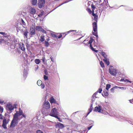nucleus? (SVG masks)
<instances>
[{
  "mask_svg": "<svg viewBox=\"0 0 133 133\" xmlns=\"http://www.w3.org/2000/svg\"><path fill=\"white\" fill-rule=\"evenodd\" d=\"M93 34L96 37L98 36V35H97V34H96L95 33V32H93Z\"/></svg>",
  "mask_w": 133,
  "mask_h": 133,
  "instance_id": "5fc2aeb1",
  "label": "nucleus"
},
{
  "mask_svg": "<svg viewBox=\"0 0 133 133\" xmlns=\"http://www.w3.org/2000/svg\"><path fill=\"white\" fill-rule=\"evenodd\" d=\"M45 59L44 57H43L42 58V60L43 62H44L45 60Z\"/></svg>",
  "mask_w": 133,
  "mask_h": 133,
  "instance_id": "864d4df0",
  "label": "nucleus"
},
{
  "mask_svg": "<svg viewBox=\"0 0 133 133\" xmlns=\"http://www.w3.org/2000/svg\"><path fill=\"white\" fill-rule=\"evenodd\" d=\"M43 107L46 109H49L50 107V105L49 102L48 101H45L44 102Z\"/></svg>",
  "mask_w": 133,
  "mask_h": 133,
  "instance_id": "423d86ee",
  "label": "nucleus"
},
{
  "mask_svg": "<svg viewBox=\"0 0 133 133\" xmlns=\"http://www.w3.org/2000/svg\"><path fill=\"white\" fill-rule=\"evenodd\" d=\"M73 31H75V32H76L77 31V30H70L69 31H68L67 32H68V33H70V32H73Z\"/></svg>",
  "mask_w": 133,
  "mask_h": 133,
  "instance_id": "49530a36",
  "label": "nucleus"
},
{
  "mask_svg": "<svg viewBox=\"0 0 133 133\" xmlns=\"http://www.w3.org/2000/svg\"><path fill=\"white\" fill-rule=\"evenodd\" d=\"M35 29L37 31L41 32L44 34H46V31L40 26H36L35 28Z\"/></svg>",
  "mask_w": 133,
  "mask_h": 133,
  "instance_id": "1a4fd4ad",
  "label": "nucleus"
},
{
  "mask_svg": "<svg viewBox=\"0 0 133 133\" xmlns=\"http://www.w3.org/2000/svg\"><path fill=\"white\" fill-rule=\"evenodd\" d=\"M30 33L31 35H34L35 34V29L33 27H31L30 29Z\"/></svg>",
  "mask_w": 133,
  "mask_h": 133,
  "instance_id": "dca6fc26",
  "label": "nucleus"
},
{
  "mask_svg": "<svg viewBox=\"0 0 133 133\" xmlns=\"http://www.w3.org/2000/svg\"><path fill=\"white\" fill-rule=\"evenodd\" d=\"M17 104H15L13 105L10 103L7 104L6 107L7 110H9L10 111L13 110L14 108H16V106Z\"/></svg>",
  "mask_w": 133,
  "mask_h": 133,
  "instance_id": "7ed1b4c3",
  "label": "nucleus"
},
{
  "mask_svg": "<svg viewBox=\"0 0 133 133\" xmlns=\"http://www.w3.org/2000/svg\"><path fill=\"white\" fill-rule=\"evenodd\" d=\"M28 12L29 15L32 17L36 14V10L35 8L31 7L29 10Z\"/></svg>",
  "mask_w": 133,
  "mask_h": 133,
  "instance_id": "39448f33",
  "label": "nucleus"
},
{
  "mask_svg": "<svg viewBox=\"0 0 133 133\" xmlns=\"http://www.w3.org/2000/svg\"><path fill=\"white\" fill-rule=\"evenodd\" d=\"M17 114V112L15 113L14 115L13 119L11 121L10 125V127L14 128L15 127L17 124L19 120H20V119L18 117Z\"/></svg>",
  "mask_w": 133,
  "mask_h": 133,
  "instance_id": "f257e3e1",
  "label": "nucleus"
},
{
  "mask_svg": "<svg viewBox=\"0 0 133 133\" xmlns=\"http://www.w3.org/2000/svg\"><path fill=\"white\" fill-rule=\"evenodd\" d=\"M35 62L37 64H39L41 62L40 60L38 59H35Z\"/></svg>",
  "mask_w": 133,
  "mask_h": 133,
  "instance_id": "393cba45",
  "label": "nucleus"
},
{
  "mask_svg": "<svg viewBox=\"0 0 133 133\" xmlns=\"http://www.w3.org/2000/svg\"><path fill=\"white\" fill-rule=\"evenodd\" d=\"M40 86H41V87L42 89H43L44 87H45V85L43 83Z\"/></svg>",
  "mask_w": 133,
  "mask_h": 133,
  "instance_id": "79ce46f5",
  "label": "nucleus"
},
{
  "mask_svg": "<svg viewBox=\"0 0 133 133\" xmlns=\"http://www.w3.org/2000/svg\"><path fill=\"white\" fill-rule=\"evenodd\" d=\"M50 103L52 104L53 103L58 104L57 103V101L55 100V99L53 97H51L50 99Z\"/></svg>",
  "mask_w": 133,
  "mask_h": 133,
  "instance_id": "f3484780",
  "label": "nucleus"
},
{
  "mask_svg": "<svg viewBox=\"0 0 133 133\" xmlns=\"http://www.w3.org/2000/svg\"><path fill=\"white\" fill-rule=\"evenodd\" d=\"M121 81H123L124 82H126V81H127V82H129L130 83H131V81H129L128 80L126 79H121Z\"/></svg>",
  "mask_w": 133,
  "mask_h": 133,
  "instance_id": "c85d7f7f",
  "label": "nucleus"
},
{
  "mask_svg": "<svg viewBox=\"0 0 133 133\" xmlns=\"http://www.w3.org/2000/svg\"><path fill=\"white\" fill-rule=\"evenodd\" d=\"M28 74V72L27 71H24L23 72V76H26Z\"/></svg>",
  "mask_w": 133,
  "mask_h": 133,
  "instance_id": "ea45409f",
  "label": "nucleus"
},
{
  "mask_svg": "<svg viewBox=\"0 0 133 133\" xmlns=\"http://www.w3.org/2000/svg\"><path fill=\"white\" fill-rule=\"evenodd\" d=\"M111 86V85L109 84H107L106 85V89L107 90H108L110 88Z\"/></svg>",
  "mask_w": 133,
  "mask_h": 133,
  "instance_id": "2f4dec72",
  "label": "nucleus"
},
{
  "mask_svg": "<svg viewBox=\"0 0 133 133\" xmlns=\"http://www.w3.org/2000/svg\"><path fill=\"white\" fill-rule=\"evenodd\" d=\"M50 34L51 35V36L54 38H57V37L56 35V34H55L53 32L51 33Z\"/></svg>",
  "mask_w": 133,
  "mask_h": 133,
  "instance_id": "bb28decb",
  "label": "nucleus"
},
{
  "mask_svg": "<svg viewBox=\"0 0 133 133\" xmlns=\"http://www.w3.org/2000/svg\"><path fill=\"white\" fill-rule=\"evenodd\" d=\"M92 98H93L92 99V101H94L95 98H96V95H95V94H94L93 95H92Z\"/></svg>",
  "mask_w": 133,
  "mask_h": 133,
  "instance_id": "c9c22d12",
  "label": "nucleus"
},
{
  "mask_svg": "<svg viewBox=\"0 0 133 133\" xmlns=\"http://www.w3.org/2000/svg\"><path fill=\"white\" fill-rule=\"evenodd\" d=\"M102 91V89L101 88H99V89L98 91H98V92L99 93H101Z\"/></svg>",
  "mask_w": 133,
  "mask_h": 133,
  "instance_id": "a18cd8bd",
  "label": "nucleus"
},
{
  "mask_svg": "<svg viewBox=\"0 0 133 133\" xmlns=\"http://www.w3.org/2000/svg\"><path fill=\"white\" fill-rule=\"evenodd\" d=\"M45 46L46 47H48L49 45V44L48 41H45Z\"/></svg>",
  "mask_w": 133,
  "mask_h": 133,
  "instance_id": "7c9ffc66",
  "label": "nucleus"
},
{
  "mask_svg": "<svg viewBox=\"0 0 133 133\" xmlns=\"http://www.w3.org/2000/svg\"><path fill=\"white\" fill-rule=\"evenodd\" d=\"M109 72L111 75L113 76H115L117 73V71L116 69H109Z\"/></svg>",
  "mask_w": 133,
  "mask_h": 133,
  "instance_id": "f8f14e48",
  "label": "nucleus"
},
{
  "mask_svg": "<svg viewBox=\"0 0 133 133\" xmlns=\"http://www.w3.org/2000/svg\"><path fill=\"white\" fill-rule=\"evenodd\" d=\"M104 94L106 96H108V93L107 91H103Z\"/></svg>",
  "mask_w": 133,
  "mask_h": 133,
  "instance_id": "473e14b6",
  "label": "nucleus"
},
{
  "mask_svg": "<svg viewBox=\"0 0 133 133\" xmlns=\"http://www.w3.org/2000/svg\"><path fill=\"white\" fill-rule=\"evenodd\" d=\"M4 103V101L0 99V103L2 104Z\"/></svg>",
  "mask_w": 133,
  "mask_h": 133,
  "instance_id": "3c124183",
  "label": "nucleus"
},
{
  "mask_svg": "<svg viewBox=\"0 0 133 133\" xmlns=\"http://www.w3.org/2000/svg\"><path fill=\"white\" fill-rule=\"evenodd\" d=\"M50 58L51 60V61L53 62H54V60L53 59L52 57H50Z\"/></svg>",
  "mask_w": 133,
  "mask_h": 133,
  "instance_id": "052dcab7",
  "label": "nucleus"
},
{
  "mask_svg": "<svg viewBox=\"0 0 133 133\" xmlns=\"http://www.w3.org/2000/svg\"><path fill=\"white\" fill-rule=\"evenodd\" d=\"M98 16H95L94 17V19L96 21L92 23L93 27V30L95 32L97 31V21Z\"/></svg>",
  "mask_w": 133,
  "mask_h": 133,
  "instance_id": "20e7f679",
  "label": "nucleus"
},
{
  "mask_svg": "<svg viewBox=\"0 0 133 133\" xmlns=\"http://www.w3.org/2000/svg\"><path fill=\"white\" fill-rule=\"evenodd\" d=\"M93 39L91 37L90 38V39L89 41V42H88L87 43V45H88L89 44H90V47L91 48V49L92 50H94V48H93V47L91 45V43L93 42Z\"/></svg>",
  "mask_w": 133,
  "mask_h": 133,
  "instance_id": "4468645a",
  "label": "nucleus"
},
{
  "mask_svg": "<svg viewBox=\"0 0 133 133\" xmlns=\"http://www.w3.org/2000/svg\"><path fill=\"white\" fill-rule=\"evenodd\" d=\"M45 36L43 34H42L40 37V41L42 42H43L44 41Z\"/></svg>",
  "mask_w": 133,
  "mask_h": 133,
  "instance_id": "412c9836",
  "label": "nucleus"
},
{
  "mask_svg": "<svg viewBox=\"0 0 133 133\" xmlns=\"http://www.w3.org/2000/svg\"><path fill=\"white\" fill-rule=\"evenodd\" d=\"M4 38L1 39H0V44L1 43H4L5 44H7L8 45H10V43H9L8 41L7 40H5Z\"/></svg>",
  "mask_w": 133,
  "mask_h": 133,
  "instance_id": "2eb2a0df",
  "label": "nucleus"
},
{
  "mask_svg": "<svg viewBox=\"0 0 133 133\" xmlns=\"http://www.w3.org/2000/svg\"><path fill=\"white\" fill-rule=\"evenodd\" d=\"M28 32L27 30H26L25 29L24 30L23 32V34L25 37H26V38L27 37V34L28 33Z\"/></svg>",
  "mask_w": 133,
  "mask_h": 133,
  "instance_id": "4be33fe9",
  "label": "nucleus"
},
{
  "mask_svg": "<svg viewBox=\"0 0 133 133\" xmlns=\"http://www.w3.org/2000/svg\"><path fill=\"white\" fill-rule=\"evenodd\" d=\"M22 13L21 11H20L18 14V15H21Z\"/></svg>",
  "mask_w": 133,
  "mask_h": 133,
  "instance_id": "bf43d9fd",
  "label": "nucleus"
},
{
  "mask_svg": "<svg viewBox=\"0 0 133 133\" xmlns=\"http://www.w3.org/2000/svg\"><path fill=\"white\" fill-rule=\"evenodd\" d=\"M58 125L59 128L62 129L64 127V125L60 123H58Z\"/></svg>",
  "mask_w": 133,
  "mask_h": 133,
  "instance_id": "6ab92c4d",
  "label": "nucleus"
},
{
  "mask_svg": "<svg viewBox=\"0 0 133 133\" xmlns=\"http://www.w3.org/2000/svg\"><path fill=\"white\" fill-rule=\"evenodd\" d=\"M20 48L22 51H24L25 50V47L24 46V44L23 43H22L20 45Z\"/></svg>",
  "mask_w": 133,
  "mask_h": 133,
  "instance_id": "aec40b11",
  "label": "nucleus"
},
{
  "mask_svg": "<svg viewBox=\"0 0 133 133\" xmlns=\"http://www.w3.org/2000/svg\"><path fill=\"white\" fill-rule=\"evenodd\" d=\"M92 126H90L89 127H88V130H89L92 127Z\"/></svg>",
  "mask_w": 133,
  "mask_h": 133,
  "instance_id": "4d7b16f0",
  "label": "nucleus"
},
{
  "mask_svg": "<svg viewBox=\"0 0 133 133\" xmlns=\"http://www.w3.org/2000/svg\"><path fill=\"white\" fill-rule=\"evenodd\" d=\"M98 93V91H97L96 92H95V93L94 94H95V95H97V94Z\"/></svg>",
  "mask_w": 133,
  "mask_h": 133,
  "instance_id": "0e129e2a",
  "label": "nucleus"
},
{
  "mask_svg": "<svg viewBox=\"0 0 133 133\" xmlns=\"http://www.w3.org/2000/svg\"><path fill=\"white\" fill-rule=\"evenodd\" d=\"M93 50V51H95V52H98V50H95V49H94V50Z\"/></svg>",
  "mask_w": 133,
  "mask_h": 133,
  "instance_id": "680f3d73",
  "label": "nucleus"
},
{
  "mask_svg": "<svg viewBox=\"0 0 133 133\" xmlns=\"http://www.w3.org/2000/svg\"><path fill=\"white\" fill-rule=\"evenodd\" d=\"M47 111V112L46 113V112H44L43 111V110H42V112L43 114V115H45V116H47V115H48V111Z\"/></svg>",
  "mask_w": 133,
  "mask_h": 133,
  "instance_id": "4c0bfd02",
  "label": "nucleus"
},
{
  "mask_svg": "<svg viewBox=\"0 0 133 133\" xmlns=\"http://www.w3.org/2000/svg\"><path fill=\"white\" fill-rule=\"evenodd\" d=\"M100 64L102 67H104V64L103 63L102 61H101L100 63Z\"/></svg>",
  "mask_w": 133,
  "mask_h": 133,
  "instance_id": "f704fd0d",
  "label": "nucleus"
},
{
  "mask_svg": "<svg viewBox=\"0 0 133 133\" xmlns=\"http://www.w3.org/2000/svg\"><path fill=\"white\" fill-rule=\"evenodd\" d=\"M103 61H104L105 63L107 64V65L108 66L109 64V59H108L107 58H104L103 59Z\"/></svg>",
  "mask_w": 133,
  "mask_h": 133,
  "instance_id": "a211bd4d",
  "label": "nucleus"
},
{
  "mask_svg": "<svg viewBox=\"0 0 133 133\" xmlns=\"http://www.w3.org/2000/svg\"><path fill=\"white\" fill-rule=\"evenodd\" d=\"M37 2V0H32V3L34 5H35Z\"/></svg>",
  "mask_w": 133,
  "mask_h": 133,
  "instance_id": "b1692460",
  "label": "nucleus"
},
{
  "mask_svg": "<svg viewBox=\"0 0 133 133\" xmlns=\"http://www.w3.org/2000/svg\"><path fill=\"white\" fill-rule=\"evenodd\" d=\"M117 86H115L112 88L110 89V92H114V89L117 88Z\"/></svg>",
  "mask_w": 133,
  "mask_h": 133,
  "instance_id": "a878e982",
  "label": "nucleus"
},
{
  "mask_svg": "<svg viewBox=\"0 0 133 133\" xmlns=\"http://www.w3.org/2000/svg\"><path fill=\"white\" fill-rule=\"evenodd\" d=\"M62 37V35H59L58 37V38H61Z\"/></svg>",
  "mask_w": 133,
  "mask_h": 133,
  "instance_id": "6e6d98bb",
  "label": "nucleus"
},
{
  "mask_svg": "<svg viewBox=\"0 0 133 133\" xmlns=\"http://www.w3.org/2000/svg\"><path fill=\"white\" fill-rule=\"evenodd\" d=\"M94 11H92V15L94 16H96L97 15L95 14H94Z\"/></svg>",
  "mask_w": 133,
  "mask_h": 133,
  "instance_id": "8fccbe9b",
  "label": "nucleus"
},
{
  "mask_svg": "<svg viewBox=\"0 0 133 133\" xmlns=\"http://www.w3.org/2000/svg\"><path fill=\"white\" fill-rule=\"evenodd\" d=\"M101 111H102V108L100 105H98V107H96L95 108L94 111H95L101 112Z\"/></svg>",
  "mask_w": 133,
  "mask_h": 133,
  "instance_id": "ddd939ff",
  "label": "nucleus"
},
{
  "mask_svg": "<svg viewBox=\"0 0 133 133\" xmlns=\"http://www.w3.org/2000/svg\"><path fill=\"white\" fill-rule=\"evenodd\" d=\"M45 2V0H38V5L39 8H42L44 6Z\"/></svg>",
  "mask_w": 133,
  "mask_h": 133,
  "instance_id": "0eeeda50",
  "label": "nucleus"
},
{
  "mask_svg": "<svg viewBox=\"0 0 133 133\" xmlns=\"http://www.w3.org/2000/svg\"><path fill=\"white\" fill-rule=\"evenodd\" d=\"M117 88H119L121 89L124 90H125L126 89V88L124 87H117Z\"/></svg>",
  "mask_w": 133,
  "mask_h": 133,
  "instance_id": "58836bf2",
  "label": "nucleus"
},
{
  "mask_svg": "<svg viewBox=\"0 0 133 133\" xmlns=\"http://www.w3.org/2000/svg\"><path fill=\"white\" fill-rule=\"evenodd\" d=\"M3 118V116L2 114L0 113V119H2Z\"/></svg>",
  "mask_w": 133,
  "mask_h": 133,
  "instance_id": "603ef678",
  "label": "nucleus"
},
{
  "mask_svg": "<svg viewBox=\"0 0 133 133\" xmlns=\"http://www.w3.org/2000/svg\"><path fill=\"white\" fill-rule=\"evenodd\" d=\"M92 109V108H90L89 109V112L87 114V116H88L89 114V113L91 111Z\"/></svg>",
  "mask_w": 133,
  "mask_h": 133,
  "instance_id": "e433bc0d",
  "label": "nucleus"
},
{
  "mask_svg": "<svg viewBox=\"0 0 133 133\" xmlns=\"http://www.w3.org/2000/svg\"><path fill=\"white\" fill-rule=\"evenodd\" d=\"M0 34L4 36L3 38L5 40H7V41H8L10 37L9 35L3 32H0Z\"/></svg>",
  "mask_w": 133,
  "mask_h": 133,
  "instance_id": "9b49d317",
  "label": "nucleus"
},
{
  "mask_svg": "<svg viewBox=\"0 0 133 133\" xmlns=\"http://www.w3.org/2000/svg\"><path fill=\"white\" fill-rule=\"evenodd\" d=\"M58 119L59 121H60L61 122H62V121L60 119V118H59V119Z\"/></svg>",
  "mask_w": 133,
  "mask_h": 133,
  "instance_id": "338daca9",
  "label": "nucleus"
},
{
  "mask_svg": "<svg viewBox=\"0 0 133 133\" xmlns=\"http://www.w3.org/2000/svg\"><path fill=\"white\" fill-rule=\"evenodd\" d=\"M91 7L92 9V11H94V10H95L96 8V7L93 4H92L91 5Z\"/></svg>",
  "mask_w": 133,
  "mask_h": 133,
  "instance_id": "c756f323",
  "label": "nucleus"
},
{
  "mask_svg": "<svg viewBox=\"0 0 133 133\" xmlns=\"http://www.w3.org/2000/svg\"><path fill=\"white\" fill-rule=\"evenodd\" d=\"M37 133H43V132L40 130H38L37 131Z\"/></svg>",
  "mask_w": 133,
  "mask_h": 133,
  "instance_id": "c03bdc74",
  "label": "nucleus"
},
{
  "mask_svg": "<svg viewBox=\"0 0 133 133\" xmlns=\"http://www.w3.org/2000/svg\"><path fill=\"white\" fill-rule=\"evenodd\" d=\"M46 41H49L50 40V39L49 38H48L47 39Z\"/></svg>",
  "mask_w": 133,
  "mask_h": 133,
  "instance_id": "69168bd1",
  "label": "nucleus"
},
{
  "mask_svg": "<svg viewBox=\"0 0 133 133\" xmlns=\"http://www.w3.org/2000/svg\"><path fill=\"white\" fill-rule=\"evenodd\" d=\"M93 104V103L92 102V103L91 104L90 107V108H92V109H93V108L92 107Z\"/></svg>",
  "mask_w": 133,
  "mask_h": 133,
  "instance_id": "13d9d810",
  "label": "nucleus"
},
{
  "mask_svg": "<svg viewBox=\"0 0 133 133\" xmlns=\"http://www.w3.org/2000/svg\"><path fill=\"white\" fill-rule=\"evenodd\" d=\"M64 4V3H62L61 4H60L58 6H57V8L59 7V6H61V5H62L63 4Z\"/></svg>",
  "mask_w": 133,
  "mask_h": 133,
  "instance_id": "e2e57ef3",
  "label": "nucleus"
},
{
  "mask_svg": "<svg viewBox=\"0 0 133 133\" xmlns=\"http://www.w3.org/2000/svg\"><path fill=\"white\" fill-rule=\"evenodd\" d=\"M58 112L57 109L55 108H52L50 113V115L52 116L55 117L57 119H59V118L58 116Z\"/></svg>",
  "mask_w": 133,
  "mask_h": 133,
  "instance_id": "f03ea898",
  "label": "nucleus"
},
{
  "mask_svg": "<svg viewBox=\"0 0 133 133\" xmlns=\"http://www.w3.org/2000/svg\"><path fill=\"white\" fill-rule=\"evenodd\" d=\"M3 111V108L2 107L0 106V112L2 113Z\"/></svg>",
  "mask_w": 133,
  "mask_h": 133,
  "instance_id": "72a5a7b5",
  "label": "nucleus"
},
{
  "mask_svg": "<svg viewBox=\"0 0 133 133\" xmlns=\"http://www.w3.org/2000/svg\"><path fill=\"white\" fill-rule=\"evenodd\" d=\"M42 84V81L40 80H38L37 82V84L39 86Z\"/></svg>",
  "mask_w": 133,
  "mask_h": 133,
  "instance_id": "cd10ccee",
  "label": "nucleus"
},
{
  "mask_svg": "<svg viewBox=\"0 0 133 133\" xmlns=\"http://www.w3.org/2000/svg\"><path fill=\"white\" fill-rule=\"evenodd\" d=\"M9 122V119H8L7 120L5 118L3 119V123L2 125V127L4 129H7L6 125Z\"/></svg>",
  "mask_w": 133,
  "mask_h": 133,
  "instance_id": "6e6552de",
  "label": "nucleus"
},
{
  "mask_svg": "<svg viewBox=\"0 0 133 133\" xmlns=\"http://www.w3.org/2000/svg\"><path fill=\"white\" fill-rule=\"evenodd\" d=\"M21 23L23 24V25H25L26 24L24 21H23V20L22 19H21Z\"/></svg>",
  "mask_w": 133,
  "mask_h": 133,
  "instance_id": "a19ab883",
  "label": "nucleus"
},
{
  "mask_svg": "<svg viewBox=\"0 0 133 133\" xmlns=\"http://www.w3.org/2000/svg\"><path fill=\"white\" fill-rule=\"evenodd\" d=\"M17 112V116L19 118V116L22 115V116L24 118L26 117V115L23 114L22 111L21 109L20 108H19V111H17L16 113Z\"/></svg>",
  "mask_w": 133,
  "mask_h": 133,
  "instance_id": "9d476101",
  "label": "nucleus"
},
{
  "mask_svg": "<svg viewBox=\"0 0 133 133\" xmlns=\"http://www.w3.org/2000/svg\"><path fill=\"white\" fill-rule=\"evenodd\" d=\"M86 41V40H85L84 41H83V43L84 44H85V42Z\"/></svg>",
  "mask_w": 133,
  "mask_h": 133,
  "instance_id": "774afa93",
  "label": "nucleus"
},
{
  "mask_svg": "<svg viewBox=\"0 0 133 133\" xmlns=\"http://www.w3.org/2000/svg\"><path fill=\"white\" fill-rule=\"evenodd\" d=\"M37 67L35 68V71H36L38 69V65H36Z\"/></svg>",
  "mask_w": 133,
  "mask_h": 133,
  "instance_id": "09e8293b",
  "label": "nucleus"
},
{
  "mask_svg": "<svg viewBox=\"0 0 133 133\" xmlns=\"http://www.w3.org/2000/svg\"><path fill=\"white\" fill-rule=\"evenodd\" d=\"M44 78L45 80H47L48 79V77L45 75H44Z\"/></svg>",
  "mask_w": 133,
  "mask_h": 133,
  "instance_id": "de8ad7c7",
  "label": "nucleus"
},
{
  "mask_svg": "<svg viewBox=\"0 0 133 133\" xmlns=\"http://www.w3.org/2000/svg\"><path fill=\"white\" fill-rule=\"evenodd\" d=\"M87 10L89 12V14H91L92 12V11L89 9H87Z\"/></svg>",
  "mask_w": 133,
  "mask_h": 133,
  "instance_id": "37998d69",
  "label": "nucleus"
},
{
  "mask_svg": "<svg viewBox=\"0 0 133 133\" xmlns=\"http://www.w3.org/2000/svg\"><path fill=\"white\" fill-rule=\"evenodd\" d=\"M101 55L104 57V58H107V56L104 52H101Z\"/></svg>",
  "mask_w": 133,
  "mask_h": 133,
  "instance_id": "5701e85b",
  "label": "nucleus"
}]
</instances>
